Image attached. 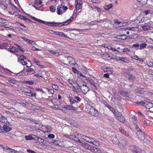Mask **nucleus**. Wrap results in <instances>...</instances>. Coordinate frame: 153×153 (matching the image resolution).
I'll list each match as a JSON object with an SVG mask.
<instances>
[{
	"label": "nucleus",
	"mask_w": 153,
	"mask_h": 153,
	"mask_svg": "<svg viewBox=\"0 0 153 153\" xmlns=\"http://www.w3.org/2000/svg\"><path fill=\"white\" fill-rule=\"evenodd\" d=\"M47 90L48 92L51 93V94H53L54 92V91L52 89H49L47 88Z\"/></svg>",
	"instance_id": "obj_54"
},
{
	"label": "nucleus",
	"mask_w": 153,
	"mask_h": 153,
	"mask_svg": "<svg viewBox=\"0 0 153 153\" xmlns=\"http://www.w3.org/2000/svg\"><path fill=\"white\" fill-rule=\"evenodd\" d=\"M105 70L109 74H112L113 72V70L111 68H106L105 69Z\"/></svg>",
	"instance_id": "obj_33"
},
{
	"label": "nucleus",
	"mask_w": 153,
	"mask_h": 153,
	"mask_svg": "<svg viewBox=\"0 0 153 153\" xmlns=\"http://www.w3.org/2000/svg\"><path fill=\"white\" fill-rule=\"evenodd\" d=\"M48 137L49 138H53L55 137V135L53 134H49L48 135Z\"/></svg>",
	"instance_id": "obj_58"
},
{
	"label": "nucleus",
	"mask_w": 153,
	"mask_h": 153,
	"mask_svg": "<svg viewBox=\"0 0 153 153\" xmlns=\"http://www.w3.org/2000/svg\"><path fill=\"white\" fill-rule=\"evenodd\" d=\"M8 81L10 82L13 84H15L16 82V81L14 79H11L9 78L8 79Z\"/></svg>",
	"instance_id": "obj_41"
},
{
	"label": "nucleus",
	"mask_w": 153,
	"mask_h": 153,
	"mask_svg": "<svg viewBox=\"0 0 153 153\" xmlns=\"http://www.w3.org/2000/svg\"><path fill=\"white\" fill-rule=\"evenodd\" d=\"M129 51V50L128 48H125L123 49H121L120 51H119L120 52H127V51Z\"/></svg>",
	"instance_id": "obj_47"
},
{
	"label": "nucleus",
	"mask_w": 153,
	"mask_h": 153,
	"mask_svg": "<svg viewBox=\"0 0 153 153\" xmlns=\"http://www.w3.org/2000/svg\"><path fill=\"white\" fill-rule=\"evenodd\" d=\"M139 49L141 50L143 48H146V46L147 45V44L146 43H143L139 45Z\"/></svg>",
	"instance_id": "obj_31"
},
{
	"label": "nucleus",
	"mask_w": 153,
	"mask_h": 153,
	"mask_svg": "<svg viewBox=\"0 0 153 153\" xmlns=\"http://www.w3.org/2000/svg\"><path fill=\"white\" fill-rule=\"evenodd\" d=\"M26 59V57L23 55H19L18 57V62L21 63L23 65H26L27 62L25 60Z\"/></svg>",
	"instance_id": "obj_5"
},
{
	"label": "nucleus",
	"mask_w": 153,
	"mask_h": 153,
	"mask_svg": "<svg viewBox=\"0 0 153 153\" xmlns=\"http://www.w3.org/2000/svg\"><path fill=\"white\" fill-rule=\"evenodd\" d=\"M33 19L34 20L36 21H37L39 22L44 24L45 23V22L43 20H41L40 19H37L36 18L34 17H32Z\"/></svg>",
	"instance_id": "obj_36"
},
{
	"label": "nucleus",
	"mask_w": 153,
	"mask_h": 153,
	"mask_svg": "<svg viewBox=\"0 0 153 153\" xmlns=\"http://www.w3.org/2000/svg\"><path fill=\"white\" fill-rule=\"evenodd\" d=\"M88 108L89 109V112L91 115L95 116H97L98 115L97 110H96L91 106H88Z\"/></svg>",
	"instance_id": "obj_4"
},
{
	"label": "nucleus",
	"mask_w": 153,
	"mask_h": 153,
	"mask_svg": "<svg viewBox=\"0 0 153 153\" xmlns=\"http://www.w3.org/2000/svg\"><path fill=\"white\" fill-rule=\"evenodd\" d=\"M141 4L145 5L146 4L148 0H136Z\"/></svg>",
	"instance_id": "obj_34"
},
{
	"label": "nucleus",
	"mask_w": 153,
	"mask_h": 153,
	"mask_svg": "<svg viewBox=\"0 0 153 153\" xmlns=\"http://www.w3.org/2000/svg\"><path fill=\"white\" fill-rule=\"evenodd\" d=\"M137 135L138 138L141 140H143L145 137L144 133L141 131L137 132Z\"/></svg>",
	"instance_id": "obj_12"
},
{
	"label": "nucleus",
	"mask_w": 153,
	"mask_h": 153,
	"mask_svg": "<svg viewBox=\"0 0 153 153\" xmlns=\"http://www.w3.org/2000/svg\"><path fill=\"white\" fill-rule=\"evenodd\" d=\"M79 145L85 149L91 152L95 153H102V151L98 148H96L92 145H90L88 143L82 141Z\"/></svg>",
	"instance_id": "obj_1"
},
{
	"label": "nucleus",
	"mask_w": 153,
	"mask_h": 153,
	"mask_svg": "<svg viewBox=\"0 0 153 153\" xmlns=\"http://www.w3.org/2000/svg\"><path fill=\"white\" fill-rule=\"evenodd\" d=\"M127 141L124 139H120L118 140V145L121 148H123L125 147L127 145Z\"/></svg>",
	"instance_id": "obj_6"
},
{
	"label": "nucleus",
	"mask_w": 153,
	"mask_h": 153,
	"mask_svg": "<svg viewBox=\"0 0 153 153\" xmlns=\"http://www.w3.org/2000/svg\"><path fill=\"white\" fill-rule=\"evenodd\" d=\"M88 80V82H89V83L90 84L91 87L92 88L95 87L96 86L95 85V84L97 83L98 81L97 80L94 78L93 79H90L89 78L88 80Z\"/></svg>",
	"instance_id": "obj_9"
},
{
	"label": "nucleus",
	"mask_w": 153,
	"mask_h": 153,
	"mask_svg": "<svg viewBox=\"0 0 153 153\" xmlns=\"http://www.w3.org/2000/svg\"><path fill=\"white\" fill-rule=\"evenodd\" d=\"M142 150L140 148H138L135 150L134 153H142Z\"/></svg>",
	"instance_id": "obj_51"
},
{
	"label": "nucleus",
	"mask_w": 153,
	"mask_h": 153,
	"mask_svg": "<svg viewBox=\"0 0 153 153\" xmlns=\"http://www.w3.org/2000/svg\"><path fill=\"white\" fill-rule=\"evenodd\" d=\"M118 139L116 136L113 137L112 138V141L114 144H117L118 142Z\"/></svg>",
	"instance_id": "obj_27"
},
{
	"label": "nucleus",
	"mask_w": 153,
	"mask_h": 153,
	"mask_svg": "<svg viewBox=\"0 0 153 153\" xmlns=\"http://www.w3.org/2000/svg\"><path fill=\"white\" fill-rule=\"evenodd\" d=\"M75 99H76L77 100V103L80 102L81 101V99L78 96H76L75 97H74Z\"/></svg>",
	"instance_id": "obj_50"
},
{
	"label": "nucleus",
	"mask_w": 153,
	"mask_h": 153,
	"mask_svg": "<svg viewBox=\"0 0 153 153\" xmlns=\"http://www.w3.org/2000/svg\"><path fill=\"white\" fill-rule=\"evenodd\" d=\"M0 7L2 8V9L4 10H5L7 9V7L3 4H0Z\"/></svg>",
	"instance_id": "obj_53"
},
{
	"label": "nucleus",
	"mask_w": 153,
	"mask_h": 153,
	"mask_svg": "<svg viewBox=\"0 0 153 153\" xmlns=\"http://www.w3.org/2000/svg\"><path fill=\"white\" fill-rule=\"evenodd\" d=\"M3 129L4 131H9L12 130L11 128L5 125L3 126Z\"/></svg>",
	"instance_id": "obj_22"
},
{
	"label": "nucleus",
	"mask_w": 153,
	"mask_h": 153,
	"mask_svg": "<svg viewBox=\"0 0 153 153\" xmlns=\"http://www.w3.org/2000/svg\"><path fill=\"white\" fill-rule=\"evenodd\" d=\"M119 130L120 133L124 134L126 136L128 137L129 136L128 133L125 130L123 129L122 128H119Z\"/></svg>",
	"instance_id": "obj_17"
},
{
	"label": "nucleus",
	"mask_w": 153,
	"mask_h": 153,
	"mask_svg": "<svg viewBox=\"0 0 153 153\" xmlns=\"http://www.w3.org/2000/svg\"><path fill=\"white\" fill-rule=\"evenodd\" d=\"M4 151L8 152L9 153H17V152L16 150L7 147H4Z\"/></svg>",
	"instance_id": "obj_14"
},
{
	"label": "nucleus",
	"mask_w": 153,
	"mask_h": 153,
	"mask_svg": "<svg viewBox=\"0 0 153 153\" xmlns=\"http://www.w3.org/2000/svg\"><path fill=\"white\" fill-rule=\"evenodd\" d=\"M63 108L66 110H71L75 111L76 109V107H73L71 105H64Z\"/></svg>",
	"instance_id": "obj_16"
},
{
	"label": "nucleus",
	"mask_w": 153,
	"mask_h": 153,
	"mask_svg": "<svg viewBox=\"0 0 153 153\" xmlns=\"http://www.w3.org/2000/svg\"><path fill=\"white\" fill-rule=\"evenodd\" d=\"M139 44H135L132 45V48H134L136 50L139 49Z\"/></svg>",
	"instance_id": "obj_37"
},
{
	"label": "nucleus",
	"mask_w": 153,
	"mask_h": 153,
	"mask_svg": "<svg viewBox=\"0 0 153 153\" xmlns=\"http://www.w3.org/2000/svg\"><path fill=\"white\" fill-rule=\"evenodd\" d=\"M26 95L29 96L35 97L36 96V94H33L32 91L27 92Z\"/></svg>",
	"instance_id": "obj_29"
},
{
	"label": "nucleus",
	"mask_w": 153,
	"mask_h": 153,
	"mask_svg": "<svg viewBox=\"0 0 153 153\" xmlns=\"http://www.w3.org/2000/svg\"><path fill=\"white\" fill-rule=\"evenodd\" d=\"M81 92L84 94H85L89 90V88L86 85H83L82 86H79Z\"/></svg>",
	"instance_id": "obj_7"
},
{
	"label": "nucleus",
	"mask_w": 153,
	"mask_h": 153,
	"mask_svg": "<svg viewBox=\"0 0 153 153\" xmlns=\"http://www.w3.org/2000/svg\"><path fill=\"white\" fill-rule=\"evenodd\" d=\"M144 102L143 101H141V102H139V101H137L136 102V103L138 105H143Z\"/></svg>",
	"instance_id": "obj_61"
},
{
	"label": "nucleus",
	"mask_w": 153,
	"mask_h": 153,
	"mask_svg": "<svg viewBox=\"0 0 153 153\" xmlns=\"http://www.w3.org/2000/svg\"><path fill=\"white\" fill-rule=\"evenodd\" d=\"M131 119L130 121L132 122L133 124H135L136 123H139V120L137 119V118L135 115H133L131 116Z\"/></svg>",
	"instance_id": "obj_15"
},
{
	"label": "nucleus",
	"mask_w": 153,
	"mask_h": 153,
	"mask_svg": "<svg viewBox=\"0 0 153 153\" xmlns=\"http://www.w3.org/2000/svg\"><path fill=\"white\" fill-rule=\"evenodd\" d=\"M74 140L77 142L78 143H79V144H80L82 142V141H81L78 137H76V136L75 137V138L74 139Z\"/></svg>",
	"instance_id": "obj_44"
},
{
	"label": "nucleus",
	"mask_w": 153,
	"mask_h": 153,
	"mask_svg": "<svg viewBox=\"0 0 153 153\" xmlns=\"http://www.w3.org/2000/svg\"><path fill=\"white\" fill-rule=\"evenodd\" d=\"M25 140H31L33 139V138L32 136H31V135L25 136Z\"/></svg>",
	"instance_id": "obj_35"
},
{
	"label": "nucleus",
	"mask_w": 153,
	"mask_h": 153,
	"mask_svg": "<svg viewBox=\"0 0 153 153\" xmlns=\"http://www.w3.org/2000/svg\"><path fill=\"white\" fill-rule=\"evenodd\" d=\"M51 31L53 32V34H54L56 35H59V32L55 31L53 30H51Z\"/></svg>",
	"instance_id": "obj_64"
},
{
	"label": "nucleus",
	"mask_w": 153,
	"mask_h": 153,
	"mask_svg": "<svg viewBox=\"0 0 153 153\" xmlns=\"http://www.w3.org/2000/svg\"><path fill=\"white\" fill-rule=\"evenodd\" d=\"M144 12L146 15H147L149 14L150 13L151 11H150V10H148L145 11Z\"/></svg>",
	"instance_id": "obj_63"
},
{
	"label": "nucleus",
	"mask_w": 153,
	"mask_h": 153,
	"mask_svg": "<svg viewBox=\"0 0 153 153\" xmlns=\"http://www.w3.org/2000/svg\"><path fill=\"white\" fill-rule=\"evenodd\" d=\"M114 116L116 117V118L117 119L119 117L121 116V115H122V114H121L120 112H118V113H116V112L114 114Z\"/></svg>",
	"instance_id": "obj_52"
},
{
	"label": "nucleus",
	"mask_w": 153,
	"mask_h": 153,
	"mask_svg": "<svg viewBox=\"0 0 153 153\" xmlns=\"http://www.w3.org/2000/svg\"><path fill=\"white\" fill-rule=\"evenodd\" d=\"M105 20V19H103V20H100L97 21H92L89 24L90 25H94L97 24L98 22H103Z\"/></svg>",
	"instance_id": "obj_19"
},
{
	"label": "nucleus",
	"mask_w": 153,
	"mask_h": 153,
	"mask_svg": "<svg viewBox=\"0 0 153 153\" xmlns=\"http://www.w3.org/2000/svg\"><path fill=\"white\" fill-rule=\"evenodd\" d=\"M76 10L80 12L82 8V1L81 0H76Z\"/></svg>",
	"instance_id": "obj_8"
},
{
	"label": "nucleus",
	"mask_w": 153,
	"mask_h": 153,
	"mask_svg": "<svg viewBox=\"0 0 153 153\" xmlns=\"http://www.w3.org/2000/svg\"><path fill=\"white\" fill-rule=\"evenodd\" d=\"M139 123H136L135 124H133L134 126V128L135 129L137 130V132H139V131H141V130L139 128Z\"/></svg>",
	"instance_id": "obj_32"
},
{
	"label": "nucleus",
	"mask_w": 153,
	"mask_h": 153,
	"mask_svg": "<svg viewBox=\"0 0 153 153\" xmlns=\"http://www.w3.org/2000/svg\"><path fill=\"white\" fill-rule=\"evenodd\" d=\"M116 59L118 61H122L124 62L125 58L123 57H117L116 58Z\"/></svg>",
	"instance_id": "obj_38"
},
{
	"label": "nucleus",
	"mask_w": 153,
	"mask_h": 153,
	"mask_svg": "<svg viewBox=\"0 0 153 153\" xmlns=\"http://www.w3.org/2000/svg\"><path fill=\"white\" fill-rule=\"evenodd\" d=\"M91 143L96 146H98L100 145L98 141L95 140H94L93 141L92 140Z\"/></svg>",
	"instance_id": "obj_39"
},
{
	"label": "nucleus",
	"mask_w": 153,
	"mask_h": 153,
	"mask_svg": "<svg viewBox=\"0 0 153 153\" xmlns=\"http://www.w3.org/2000/svg\"><path fill=\"white\" fill-rule=\"evenodd\" d=\"M54 144L55 145H61V143L60 141L59 140H55L53 142Z\"/></svg>",
	"instance_id": "obj_42"
},
{
	"label": "nucleus",
	"mask_w": 153,
	"mask_h": 153,
	"mask_svg": "<svg viewBox=\"0 0 153 153\" xmlns=\"http://www.w3.org/2000/svg\"><path fill=\"white\" fill-rule=\"evenodd\" d=\"M67 7L65 5L60 4L58 5L57 7V13L58 15H61L65 12L68 9Z\"/></svg>",
	"instance_id": "obj_3"
},
{
	"label": "nucleus",
	"mask_w": 153,
	"mask_h": 153,
	"mask_svg": "<svg viewBox=\"0 0 153 153\" xmlns=\"http://www.w3.org/2000/svg\"><path fill=\"white\" fill-rule=\"evenodd\" d=\"M92 140V139H90L88 137H87V138H86L85 141L87 142L91 143V142Z\"/></svg>",
	"instance_id": "obj_56"
},
{
	"label": "nucleus",
	"mask_w": 153,
	"mask_h": 153,
	"mask_svg": "<svg viewBox=\"0 0 153 153\" xmlns=\"http://www.w3.org/2000/svg\"><path fill=\"white\" fill-rule=\"evenodd\" d=\"M135 92L137 94H142L144 93L145 91L143 88L137 87L135 90Z\"/></svg>",
	"instance_id": "obj_13"
},
{
	"label": "nucleus",
	"mask_w": 153,
	"mask_h": 153,
	"mask_svg": "<svg viewBox=\"0 0 153 153\" xmlns=\"http://www.w3.org/2000/svg\"><path fill=\"white\" fill-rule=\"evenodd\" d=\"M52 86L53 88L54 89L56 90H58L59 87L57 85L53 84L52 85Z\"/></svg>",
	"instance_id": "obj_46"
},
{
	"label": "nucleus",
	"mask_w": 153,
	"mask_h": 153,
	"mask_svg": "<svg viewBox=\"0 0 153 153\" xmlns=\"http://www.w3.org/2000/svg\"><path fill=\"white\" fill-rule=\"evenodd\" d=\"M146 64L148 66L150 67H152L153 66V62H152L151 61H149L147 62Z\"/></svg>",
	"instance_id": "obj_48"
},
{
	"label": "nucleus",
	"mask_w": 153,
	"mask_h": 153,
	"mask_svg": "<svg viewBox=\"0 0 153 153\" xmlns=\"http://www.w3.org/2000/svg\"><path fill=\"white\" fill-rule=\"evenodd\" d=\"M10 51L11 52L15 53V54L17 56H19L18 54H16V52L18 51V50L15 47L11 48L10 49Z\"/></svg>",
	"instance_id": "obj_21"
},
{
	"label": "nucleus",
	"mask_w": 153,
	"mask_h": 153,
	"mask_svg": "<svg viewBox=\"0 0 153 153\" xmlns=\"http://www.w3.org/2000/svg\"><path fill=\"white\" fill-rule=\"evenodd\" d=\"M69 100L71 105L73 104L76 103H77V101L75 100L74 97H69Z\"/></svg>",
	"instance_id": "obj_20"
},
{
	"label": "nucleus",
	"mask_w": 153,
	"mask_h": 153,
	"mask_svg": "<svg viewBox=\"0 0 153 153\" xmlns=\"http://www.w3.org/2000/svg\"><path fill=\"white\" fill-rule=\"evenodd\" d=\"M32 136H33V139L36 140V141H38L40 142H42V141L44 140L43 139H42L40 138L39 137L36 135H32Z\"/></svg>",
	"instance_id": "obj_23"
},
{
	"label": "nucleus",
	"mask_w": 153,
	"mask_h": 153,
	"mask_svg": "<svg viewBox=\"0 0 153 153\" xmlns=\"http://www.w3.org/2000/svg\"><path fill=\"white\" fill-rule=\"evenodd\" d=\"M120 94L123 96H126L127 97H129V93L128 92H126L125 91H120Z\"/></svg>",
	"instance_id": "obj_30"
},
{
	"label": "nucleus",
	"mask_w": 153,
	"mask_h": 153,
	"mask_svg": "<svg viewBox=\"0 0 153 153\" xmlns=\"http://www.w3.org/2000/svg\"><path fill=\"white\" fill-rule=\"evenodd\" d=\"M7 119L4 117L1 116L0 117V122L2 124H5L7 123Z\"/></svg>",
	"instance_id": "obj_18"
},
{
	"label": "nucleus",
	"mask_w": 153,
	"mask_h": 153,
	"mask_svg": "<svg viewBox=\"0 0 153 153\" xmlns=\"http://www.w3.org/2000/svg\"><path fill=\"white\" fill-rule=\"evenodd\" d=\"M67 60L69 62H70L71 61H73L74 60V59L71 56H68L67 57Z\"/></svg>",
	"instance_id": "obj_43"
},
{
	"label": "nucleus",
	"mask_w": 153,
	"mask_h": 153,
	"mask_svg": "<svg viewBox=\"0 0 153 153\" xmlns=\"http://www.w3.org/2000/svg\"><path fill=\"white\" fill-rule=\"evenodd\" d=\"M59 36H61L62 37H64L67 38H68L69 37L64 34L63 33L59 32Z\"/></svg>",
	"instance_id": "obj_45"
},
{
	"label": "nucleus",
	"mask_w": 153,
	"mask_h": 153,
	"mask_svg": "<svg viewBox=\"0 0 153 153\" xmlns=\"http://www.w3.org/2000/svg\"><path fill=\"white\" fill-rule=\"evenodd\" d=\"M113 7L112 4H110L109 5H105L104 6V8L106 10H108L109 9Z\"/></svg>",
	"instance_id": "obj_26"
},
{
	"label": "nucleus",
	"mask_w": 153,
	"mask_h": 153,
	"mask_svg": "<svg viewBox=\"0 0 153 153\" xmlns=\"http://www.w3.org/2000/svg\"><path fill=\"white\" fill-rule=\"evenodd\" d=\"M19 17L21 19L25 20L26 17L20 15H19Z\"/></svg>",
	"instance_id": "obj_60"
},
{
	"label": "nucleus",
	"mask_w": 153,
	"mask_h": 153,
	"mask_svg": "<svg viewBox=\"0 0 153 153\" xmlns=\"http://www.w3.org/2000/svg\"><path fill=\"white\" fill-rule=\"evenodd\" d=\"M73 19V18L71 17L68 20L65 22H47V25L49 26L52 27H56L57 26L61 27L64 25H67L70 23Z\"/></svg>",
	"instance_id": "obj_2"
},
{
	"label": "nucleus",
	"mask_w": 153,
	"mask_h": 153,
	"mask_svg": "<svg viewBox=\"0 0 153 153\" xmlns=\"http://www.w3.org/2000/svg\"><path fill=\"white\" fill-rule=\"evenodd\" d=\"M124 74L125 77L129 80H134L135 79V76L134 75L130 74L127 73H125Z\"/></svg>",
	"instance_id": "obj_11"
},
{
	"label": "nucleus",
	"mask_w": 153,
	"mask_h": 153,
	"mask_svg": "<svg viewBox=\"0 0 153 153\" xmlns=\"http://www.w3.org/2000/svg\"><path fill=\"white\" fill-rule=\"evenodd\" d=\"M4 72L6 73L10 74V72H12L10 71V70L7 69H4Z\"/></svg>",
	"instance_id": "obj_62"
},
{
	"label": "nucleus",
	"mask_w": 153,
	"mask_h": 153,
	"mask_svg": "<svg viewBox=\"0 0 153 153\" xmlns=\"http://www.w3.org/2000/svg\"><path fill=\"white\" fill-rule=\"evenodd\" d=\"M148 74L151 75H153V70L150 69L148 71Z\"/></svg>",
	"instance_id": "obj_59"
},
{
	"label": "nucleus",
	"mask_w": 153,
	"mask_h": 153,
	"mask_svg": "<svg viewBox=\"0 0 153 153\" xmlns=\"http://www.w3.org/2000/svg\"><path fill=\"white\" fill-rule=\"evenodd\" d=\"M151 27L149 25H144L142 26V29L145 31H148L150 29Z\"/></svg>",
	"instance_id": "obj_25"
},
{
	"label": "nucleus",
	"mask_w": 153,
	"mask_h": 153,
	"mask_svg": "<svg viewBox=\"0 0 153 153\" xmlns=\"http://www.w3.org/2000/svg\"><path fill=\"white\" fill-rule=\"evenodd\" d=\"M110 111H111L114 114L115 113V111L114 109H113V108L111 106H110L108 108Z\"/></svg>",
	"instance_id": "obj_49"
},
{
	"label": "nucleus",
	"mask_w": 153,
	"mask_h": 153,
	"mask_svg": "<svg viewBox=\"0 0 153 153\" xmlns=\"http://www.w3.org/2000/svg\"><path fill=\"white\" fill-rule=\"evenodd\" d=\"M117 119L122 123H123L125 121V118L123 115H121Z\"/></svg>",
	"instance_id": "obj_28"
},
{
	"label": "nucleus",
	"mask_w": 153,
	"mask_h": 153,
	"mask_svg": "<svg viewBox=\"0 0 153 153\" xmlns=\"http://www.w3.org/2000/svg\"><path fill=\"white\" fill-rule=\"evenodd\" d=\"M24 83L26 84H28L30 85H32L34 83V82L33 81H24Z\"/></svg>",
	"instance_id": "obj_40"
},
{
	"label": "nucleus",
	"mask_w": 153,
	"mask_h": 153,
	"mask_svg": "<svg viewBox=\"0 0 153 153\" xmlns=\"http://www.w3.org/2000/svg\"><path fill=\"white\" fill-rule=\"evenodd\" d=\"M72 87L73 88V91L75 92L76 93H78V92H79V91H78V88H76L74 86H72Z\"/></svg>",
	"instance_id": "obj_57"
},
{
	"label": "nucleus",
	"mask_w": 153,
	"mask_h": 153,
	"mask_svg": "<svg viewBox=\"0 0 153 153\" xmlns=\"http://www.w3.org/2000/svg\"><path fill=\"white\" fill-rule=\"evenodd\" d=\"M137 148V147H136L134 145H130L129 147V149L133 153H134Z\"/></svg>",
	"instance_id": "obj_24"
},
{
	"label": "nucleus",
	"mask_w": 153,
	"mask_h": 153,
	"mask_svg": "<svg viewBox=\"0 0 153 153\" xmlns=\"http://www.w3.org/2000/svg\"><path fill=\"white\" fill-rule=\"evenodd\" d=\"M50 10L52 12H54L55 11V8L54 6H51L50 7Z\"/></svg>",
	"instance_id": "obj_55"
},
{
	"label": "nucleus",
	"mask_w": 153,
	"mask_h": 153,
	"mask_svg": "<svg viewBox=\"0 0 153 153\" xmlns=\"http://www.w3.org/2000/svg\"><path fill=\"white\" fill-rule=\"evenodd\" d=\"M143 106L147 109H149L153 107V104L151 102L147 101L144 102Z\"/></svg>",
	"instance_id": "obj_10"
}]
</instances>
